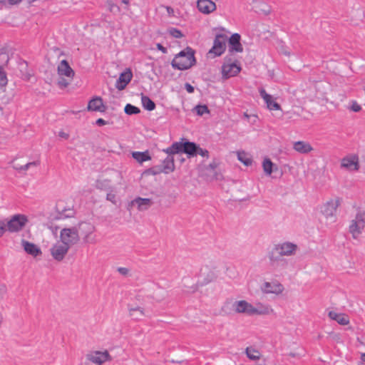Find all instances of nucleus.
Here are the masks:
<instances>
[{
    "instance_id": "obj_50",
    "label": "nucleus",
    "mask_w": 365,
    "mask_h": 365,
    "mask_svg": "<svg viewBox=\"0 0 365 365\" xmlns=\"http://www.w3.org/2000/svg\"><path fill=\"white\" fill-rule=\"evenodd\" d=\"M156 46H157V48L159 51H160L162 53H167V48L165 47H164L162 44L157 43Z\"/></svg>"
},
{
    "instance_id": "obj_16",
    "label": "nucleus",
    "mask_w": 365,
    "mask_h": 365,
    "mask_svg": "<svg viewBox=\"0 0 365 365\" xmlns=\"http://www.w3.org/2000/svg\"><path fill=\"white\" fill-rule=\"evenodd\" d=\"M273 312V309L268 304L257 302L255 304H253L252 316L269 315L272 314Z\"/></svg>"
},
{
    "instance_id": "obj_37",
    "label": "nucleus",
    "mask_w": 365,
    "mask_h": 365,
    "mask_svg": "<svg viewBox=\"0 0 365 365\" xmlns=\"http://www.w3.org/2000/svg\"><path fill=\"white\" fill-rule=\"evenodd\" d=\"M168 33L170 36L176 38H180L183 36L181 31L175 28H171L168 30Z\"/></svg>"
},
{
    "instance_id": "obj_17",
    "label": "nucleus",
    "mask_w": 365,
    "mask_h": 365,
    "mask_svg": "<svg viewBox=\"0 0 365 365\" xmlns=\"http://www.w3.org/2000/svg\"><path fill=\"white\" fill-rule=\"evenodd\" d=\"M197 7L204 14H210L216 10V4L211 0H197Z\"/></svg>"
},
{
    "instance_id": "obj_56",
    "label": "nucleus",
    "mask_w": 365,
    "mask_h": 365,
    "mask_svg": "<svg viewBox=\"0 0 365 365\" xmlns=\"http://www.w3.org/2000/svg\"><path fill=\"white\" fill-rule=\"evenodd\" d=\"M207 271V268H205L204 269H201V277H202V274H205Z\"/></svg>"
},
{
    "instance_id": "obj_55",
    "label": "nucleus",
    "mask_w": 365,
    "mask_h": 365,
    "mask_svg": "<svg viewBox=\"0 0 365 365\" xmlns=\"http://www.w3.org/2000/svg\"><path fill=\"white\" fill-rule=\"evenodd\" d=\"M361 359L363 363H365V353L361 354Z\"/></svg>"
},
{
    "instance_id": "obj_21",
    "label": "nucleus",
    "mask_w": 365,
    "mask_h": 365,
    "mask_svg": "<svg viewBox=\"0 0 365 365\" xmlns=\"http://www.w3.org/2000/svg\"><path fill=\"white\" fill-rule=\"evenodd\" d=\"M21 245L25 252L33 257H37L41 254V249L34 243L23 240Z\"/></svg>"
},
{
    "instance_id": "obj_31",
    "label": "nucleus",
    "mask_w": 365,
    "mask_h": 365,
    "mask_svg": "<svg viewBox=\"0 0 365 365\" xmlns=\"http://www.w3.org/2000/svg\"><path fill=\"white\" fill-rule=\"evenodd\" d=\"M182 143H175L170 147L165 149L164 152L170 155L172 154H176L182 151Z\"/></svg>"
},
{
    "instance_id": "obj_10",
    "label": "nucleus",
    "mask_w": 365,
    "mask_h": 365,
    "mask_svg": "<svg viewBox=\"0 0 365 365\" xmlns=\"http://www.w3.org/2000/svg\"><path fill=\"white\" fill-rule=\"evenodd\" d=\"M233 311L237 314L252 316L253 304L246 300H237L232 303Z\"/></svg>"
},
{
    "instance_id": "obj_45",
    "label": "nucleus",
    "mask_w": 365,
    "mask_h": 365,
    "mask_svg": "<svg viewBox=\"0 0 365 365\" xmlns=\"http://www.w3.org/2000/svg\"><path fill=\"white\" fill-rule=\"evenodd\" d=\"M58 84L61 88H66L69 84V82L64 78H61L58 81Z\"/></svg>"
},
{
    "instance_id": "obj_13",
    "label": "nucleus",
    "mask_w": 365,
    "mask_h": 365,
    "mask_svg": "<svg viewBox=\"0 0 365 365\" xmlns=\"http://www.w3.org/2000/svg\"><path fill=\"white\" fill-rule=\"evenodd\" d=\"M69 249L67 245L60 241L52 246L51 248V255L55 260L60 262L63 259Z\"/></svg>"
},
{
    "instance_id": "obj_15",
    "label": "nucleus",
    "mask_w": 365,
    "mask_h": 365,
    "mask_svg": "<svg viewBox=\"0 0 365 365\" xmlns=\"http://www.w3.org/2000/svg\"><path fill=\"white\" fill-rule=\"evenodd\" d=\"M81 232L83 235V241L86 243L94 244L96 242V236L93 235L95 227L90 223H82Z\"/></svg>"
},
{
    "instance_id": "obj_18",
    "label": "nucleus",
    "mask_w": 365,
    "mask_h": 365,
    "mask_svg": "<svg viewBox=\"0 0 365 365\" xmlns=\"http://www.w3.org/2000/svg\"><path fill=\"white\" fill-rule=\"evenodd\" d=\"M133 77L132 72L130 69H127L123 72L118 79L116 81L115 87L118 90H123L126 86L130 83Z\"/></svg>"
},
{
    "instance_id": "obj_42",
    "label": "nucleus",
    "mask_w": 365,
    "mask_h": 365,
    "mask_svg": "<svg viewBox=\"0 0 365 365\" xmlns=\"http://www.w3.org/2000/svg\"><path fill=\"white\" fill-rule=\"evenodd\" d=\"M200 155L203 158H208L209 152L207 150L202 149V148H200L199 146H197V150L196 151V155Z\"/></svg>"
},
{
    "instance_id": "obj_38",
    "label": "nucleus",
    "mask_w": 365,
    "mask_h": 365,
    "mask_svg": "<svg viewBox=\"0 0 365 365\" xmlns=\"http://www.w3.org/2000/svg\"><path fill=\"white\" fill-rule=\"evenodd\" d=\"M195 110H196V113L199 115H202L205 113H209L208 108L205 105H203V106L198 105V106H195Z\"/></svg>"
},
{
    "instance_id": "obj_7",
    "label": "nucleus",
    "mask_w": 365,
    "mask_h": 365,
    "mask_svg": "<svg viewBox=\"0 0 365 365\" xmlns=\"http://www.w3.org/2000/svg\"><path fill=\"white\" fill-rule=\"evenodd\" d=\"M365 227V220L362 213H358L355 218L351 220L349 225V232L353 237L356 239Z\"/></svg>"
},
{
    "instance_id": "obj_33",
    "label": "nucleus",
    "mask_w": 365,
    "mask_h": 365,
    "mask_svg": "<svg viewBox=\"0 0 365 365\" xmlns=\"http://www.w3.org/2000/svg\"><path fill=\"white\" fill-rule=\"evenodd\" d=\"M274 164L269 158H264L262 162V168L264 173L267 175H270L273 172Z\"/></svg>"
},
{
    "instance_id": "obj_24",
    "label": "nucleus",
    "mask_w": 365,
    "mask_h": 365,
    "mask_svg": "<svg viewBox=\"0 0 365 365\" xmlns=\"http://www.w3.org/2000/svg\"><path fill=\"white\" fill-rule=\"evenodd\" d=\"M132 204L136 205L140 211H144L151 206L152 202L149 198L137 197L132 201Z\"/></svg>"
},
{
    "instance_id": "obj_43",
    "label": "nucleus",
    "mask_w": 365,
    "mask_h": 365,
    "mask_svg": "<svg viewBox=\"0 0 365 365\" xmlns=\"http://www.w3.org/2000/svg\"><path fill=\"white\" fill-rule=\"evenodd\" d=\"M106 199L112 203L116 204L115 195L113 192H110L107 194Z\"/></svg>"
},
{
    "instance_id": "obj_30",
    "label": "nucleus",
    "mask_w": 365,
    "mask_h": 365,
    "mask_svg": "<svg viewBox=\"0 0 365 365\" xmlns=\"http://www.w3.org/2000/svg\"><path fill=\"white\" fill-rule=\"evenodd\" d=\"M237 154V159L245 165L249 166L252 165V160L247 153H245V151H238Z\"/></svg>"
},
{
    "instance_id": "obj_11",
    "label": "nucleus",
    "mask_w": 365,
    "mask_h": 365,
    "mask_svg": "<svg viewBox=\"0 0 365 365\" xmlns=\"http://www.w3.org/2000/svg\"><path fill=\"white\" fill-rule=\"evenodd\" d=\"M261 98L266 104L267 108L269 110H280L281 106L276 101V98L267 93L264 88L261 87L258 89Z\"/></svg>"
},
{
    "instance_id": "obj_49",
    "label": "nucleus",
    "mask_w": 365,
    "mask_h": 365,
    "mask_svg": "<svg viewBox=\"0 0 365 365\" xmlns=\"http://www.w3.org/2000/svg\"><path fill=\"white\" fill-rule=\"evenodd\" d=\"M351 110L354 112H358L361 110V106L358 103L354 102L351 106Z\"/></svg>"
},
{
    "instance_id": "obj_29",
    "label": "nucleus",
    "mask_w": 365,
    "mask_h": 365,
    "mask_svg": "<svg viewBox=\"0 0 365 365\" xmlns=\"http://www.w3.org/2000/svg\"><path fill=\"white\" fill-rule=\"evenodd\" d=\"M141 102L143 108L148 111H152L155 108V103L146 96H142Z\"/></svg>"
},
{
    "instance_id": "obj_4",
    "label": "nucleus",
    "mask_w": 365,
    "mask_h": 365,
    "mask_svg": "<svg viewBox=\"0 0 365 365\" xmlns=\"http://www.w3.org/2000/svg\"><path fill=\"white\" fill-rule=\"evenodd\" d=\"M241 71V66L237 61H232L230 59H225L222 66V78L227 79L237 76Z\"/></svg>"
},
{
    "instance_id": "obj_2",
    "label": "nucleus",
    "mask_w": 365,
    "mask_h": 365,
    "mask_svg": "<svg viewBox=\"0 0 365 365\" xmlns=\"http://www.w3.org/2000/svg\"><path fill=\"white\" fill-rule=\"evenodd\" d=\"M79 240L78 231L76 227L63 228L60 232V241L69 248Z\"/></svg>"
},
{
    "instance_id": "obj_1",
    "label": "nucleus",
    "mask_w": 365,
    "mask_h": 365,
    "mask_svg": "<svg viewBox=\"0 0 365 365\" xmlns=\"http://www.w3.org/2000/svg\"><path fill=\"white\" fill-rule=\"evenodd\" d=\"M195 62V51L187 47L175 56L171 65L175 69L184 71L191 68Z\"/></svg>"
},
{
    "instance_id": "obj_59",
    "label": "nucleus",
    "mask_w": 365,
    "mask_h": 365,
    "mask_svg": "<svg viewBox=\"0 0 365 365\" xmlns=\"http://www.w3.org/2000/svg\"><path fill=\"white\" fill-rule=\"evenodd\" d=\"M3 318H2V316L0 314V323L1 322Z\"/></svg>"
},
{
    "instance_id": "obj_41",
    "label": "nucleus",
    "mask_w": 365,
    "mask_h": 365,
    "mask_svg": "<svg viewBox=\"0 0 365 365\" xmlns=\"http://www.w3.org/2000/svg\"><path fill=\"white\" fill-rule=\"evenodd\" d=\"M38 165V163H37V162H31V163H28L21 167L16 166L15 168L16 170H27L31 166H37Z\"/></svg>"
},
{
    "instance_id": "obj_39",
    "label": "nucleus",
    "mask_w": 365,
    "mask_h": 365,
    "mask_svg": "<svg viewBox=\"0 0 365 365\" xmlns=\"http://www.w3.org/2000/svg\"><path fill=\"white\" fill-rule=\"evenodd\" d=\"M7 77L4 70L0 67V87H4L7 84Z\"/></svg>"
},
{
    "instance_id": "obj_57",
    "label": "nucleus",
    "mask_w": 365,
    "mask_h": 365,
    "mask_svg": "<svg viewBox=\"0 0 365 365\" xmlns=\"http://www.w3.org/2000/svg\"><path fill=\"white\" fill-rule=\"evenodd\" d=\"M122 3L126 5H128L130 3V0H121Z\"/></svg>"
},
{
    "instance_id": "obj_53",
    "label": "nucleus",
    "mask_w": 365,
    "mask_h": 365,
    "mask_svg": "<svg viewBox=\"0 0 365 365\" xmlns=\"http://www.w3.org/2000/svg\"><path fill=\"white\" fill-rule=\"evenodd\" d=\"M7 1L11 4H16L19 3L21 0H7Z\"/></svg>"
},
{
    "instance_id": "obj_58",
    "label": "nucleus",
    "mask_w": 365,
    "mask_h": 365,
    "mask_svg": "<svg viewBox=\"0 0 365 365\" xmlns=\"http://www.w3.org/2000/svg\"><path fill=\"white\" fill-rule=\"evenodd\" d=\"M158 292H159V293L165 292V291H164V290H163V289H158Z\"/></svg>"
},
{
    "instance_id": "obj_25",
    "label": "nucleus",
    "mask_w": 365,
    "mask_h": 365,
    "mask_svg": "<svg viewBox=\"0 0 365 365\" xmlns=\"http://www.w3.org/2000/svg\"><path fill=\"white\" fill-rule=\"evenodd\" d=\"M245 353L250 361H257L262 357L261 351L252 346H247L245 350Z\"/></svg>"
},
{
    "instance_id": "obj_26",
    "label": "nucleus",
    "mask_w": 365,
    "mask_h": 365,
    "mask_svg": "<svg viewBox=\"0 0 365 365\" xmlns=\"http://www.w3.org/2000/svg\"><path fill=\"white\" fill-rule=\"evenodd\" d=\"M329 317L330 319L335 320L341 325H346L349 322V319L347 315L341 313H337L334 311H330L329 312Z\"/></svg>"
},
{
    "instance_id": "obj_35",
    "label": "nucleus",
    "mask_w": 365,
    "mask_h": 365,
    "mask_svg": "<svg viewBox=\"0 0 365 365\" xmlns=\"http://www.w3.org/2000/svg\"><path fill=\"white\" fill-rule=\"evenodd\" d=\"M124 110L125 113L128 115L138 114L140 112V109L138 107L134 106L129 103L125 106Z\"/></svg>"
},
{
    "instance_id": "obj_52",
    "label": "nucleus",
    "mask_w": 365,
    "mask_h": 365,
    "mask_svg": "<svg viewBox=\"0 0 365 365\" xmlns=\"http://www.w3.org/2000/svg\"><path fill=\"white\" fill-rule=\"evenodd\" d=\"M59 136L61 137V138H68V135L63 131L60 132L59 133Z\"/></svg>"
},
{
    "instance_id": "obj_44",
    "label": "nucleus",
    "mask_w": 365,
    "mask_h": 365,
    "mask_svg": "<svg viewBox=\"0 0 365 365\" xmlns=\"http://www.w3.org/2000/svg\"><path fill=\"white\" fill-rule=\"evenodd\" d=\"M7 230L6 222L4 221L0 222V237L4 235L5 231Z\"/></svg>"
},
{
    "instance_id": "obj_12",
    "label": "nucleus",
    "mask_w": 365,
    "mask_h": 365,
    "mask_svg": "<svg viewBox=\"0 0 365 365\" xmlns=\"http://www.w3.org/2000/svg\"><path fill=\"white\" fill-rule=\"evenodd\" d=\"M297 245L290 242H284L275 245L274 250L281 256H291L294 255Z\"/></svg>"
},
{
    "instance_id": "obj_19",
    "label": "nucleus",
    "mask_w": 365,
    "mask_h": 365,
    "mask_svg": "<svg viewBox=\"0 0 365 365\" xmlns=\"http://www.w3.org/2000/svg\"><path fill=\"white\" fill-rule=\"evenodd\" d=\"M58 74L60 76H66L72 79L74 76V71L66 60H62L58 65Z\"/></svg>"
},
{
    "instance_id": "obj_34",
    "label": "nucleus",
    "mask_w": 365,
    "mask_h": 365,
    "mask_svg": "<svg viewBox=\"0 0 365 365\" xmlns=\"http://www.w3.org/2000/svg\"><path fill=\"white\" fill-rule=\"evenodd\" d=\"M130 314L135 319H140L144 316L143 310L140 307L129 308Z\"/></svg>"
},
{
    "instance_id": "obj_3",
    "label": "nucleus",
    "mask_w": 365,
    "mask_h": 365,
    "mask_svg": "<svg viewBox=\"0 0 365 365\" xmlns=\"http://www.w3.org/2000/svg\"><path fill=\"white\" fill-rule=\"evenodd\" d=\"M340 204L339 198L331 199L327 201L322 207L323 215L329 221L330 223L336 220V211Z\"/></svg>"
},
{
    "instance_id": "obj_54",
    "label": "nucleus",
    "mask_w": 365,
    "mask_h": 365,
    "mask_svg": "<svg viewBox=\"0 0 365 365\" xmlns=\"http://www.w3.org/2000/svg\"><path fill=\"white\" fill-rule=\"evenodd\" d=\"M230 304V302H227L224 307H222L223 311H226L227 309L228 305Z\"/></svg>"
},
{
    "instance_id": "obj_8",
    "label": "nucleus",
    "mask_w": 365,
    "mask_h": 365,
    "mask_svg": "<svg viewBox=\"0 0 365 365\" xmlns=\"http://www.w3.org/2000/svg\"><path fill=\"white\" fill-rule=\"evenodd\" d=\"M86 358L96 365H102L103 363L111 360V356L106 350L91 351L87 354Z\"/></svg>"
},
{
    "instance_id": "obj_40",
    "label": "nucleus",
    "mask_w": 365,
    "mask_h": 365,
    "mask_svg": "<svg viewBox=\"0 0 365 365\" xmlns=\"http://www.w3.org/2000/svg\"><path fill=\"white\" fill-rule=\"evenodd\" d=\"M216 276L212 271H208L207 274V277L203 279V281L201 282L202 284H207L210 282H212L215 279Z\"/></svg>"
},
{
    "instance_id": "obj_32",
    "label": "nucleus",
    "mask_w": 365,
    "mask_h": 365,
    "mask_svg": "<svg viewBox=\"0 0 365 365\" xmlns=\"http://www.w3.org/2000/svg\"><path fill=\"white\" fill-rule=\"evenodd\" d=\"M133 158L138 162L142 163L150 159L148 152H133L132 153Z\"/></svg>"
},
{
    "instance_id": "obj_36",
    "label": "nucleus",
    "mask_w": 365,
    "mask_h": 365,
    "mask_svg": "<svg viewBox=\"0 0 365 365\" xmlns=\"http://www.w3.org/2000/svg\"><path fill=\"white\" fill-rule=\"evenodd\" d=\"M107 6L110 12L115 14L120 11V7L113 0H108Z\"/></svg>"
},
{
    "instance_id": "obj_28",
    "label": "nucleus",
    "mask_w": 365,
    "mask_h": 365,
    "mask_svg": "<svg viewBox=\"0 0 365 365\" xmlns=\"http://www.w3.org/2000/svg\"><path fill=\"white\" fill-rule=\"evenodd\" d=\"M175 169L174 159L168 155L163 162V171L165 173L173 172Z\"/></svg>"
},
{
    "instance_id": "obj_51",
    "label": "nucleus",
    "mask_w": 365,
    "mask_h": 365,
    "mask_svg": "<svg viewBox=\"0 0 365 365\" xmlns=\"http://www.w3.org/2000/svg\"><path fill=\"white\" fill-rule=\"evenodd\" d=\"M96 124L98 125H104L106 124V121L105 120H103V118H98L97 120H96Z\"/></svg>"
},
{
    "instance_id": "obj_46",
    "label": "nucleus",
    "mask_w": 365,
    "mask_h": 365,
    "mask_svg": "<svg viewBox=\"0 0 365 365\" xmlns=\"http://www.w3.org/2000/svg\"><path fill=\"white\" fill-rule=\"evenodd\" d=\"M118 272L120 274H122L123 276H125V275H127L128 274L129 269L128 268H126V267H118Z\"/></svg>"
},
{
    "instance_id": "obj_14",
    "label": "nucleus",
    "mask_w": 365,
    "mask_h": 365,
    "mask_svg": "<svg viewBox=\"0 0 365 365\" xmlns=\"http://www.w3.org/2000/svg\"><path fill=\"white\" fill-rule=\"evenodd\" d=\"M225 46L226 38L222 34H218L216 36L213 42V46L209 53H213L215 56H219L224 53Z\"/></svg>"
},
{
    "instance_id": "obj_9",
    "label": "nucleus",
    "mask_w": 365,
    "mask_h": 365,
    "mask_svg": "<svg viewBox=\"0 0 365 365\" xmlns=\"http://www.w3.org/2000/svg\"><path fill=\"white\" fill-rule=\"evenodd\" d=\"M260 289L264 294H274L276 295L281 294L284 290L283 284L277 281L264 282L261 285Z\"/></svg>"
},
{
    "instance_id": "obj_27",
    "label": "nucleus",
    "mask_w": 365,
    "mask_h": 365,
    "mask_svg": "<svg viewBox=\"0 0 365 365\" xmlns=\"http://www.w3.org/2000/svg\"><path fill=\"white\" fill-rule=\"evenodd\" d=\"M182 152L190 156H195L197 150V145L195 143L185 142L182 143Z\"/></svg>"
},
{
    "instance_id": "obj_22",
    "label": "nucleus",
    "mask_w": 365,
    "mask_h": 365,
    "mask_svg": "<svg viewBox=\"0 0 365 365\" xmlns=\"http://www.w3.org/2000/svg\"><path fill=\"white\" fill-rule=\"evenodd\" d=\"M293 149L299 153L307 154L313 150V148L309 143L299 140L293 143Z\"/></svg>"
},
{
    "instance_id": "obj_47",
    "label": "nucleus",
    "mask_w": 365,
    "mask_h": 365,
    "mask_svg": "<svg viewBox=\"0 0 365 365\" xmlns=\"http://www.w3.org/2000/svg\"><path fill=\"white\" fill-rule=\"evenodd\" d=\"M185 88L189 93H192L194 92V87L188 83H186L185 84Z\"/></svg>"
},
{
    "instance_id": "obj_48",
    "label": "nucleus",
    "mask_w": 365,
    "mask_h": 365,
    "mask_svg": "<svg viewBox=\"0 0 365 365\" xmlns=\"http://www.w3.org/2000/svg\"><path fill=\"white\" fill-rule=\"evenodd\" d=\"M6 292V285L0 282V296H2L4 294H5Z\"/></svg>"
},
{
    "instance_id": "obj_5",
    "label": "nucleus",
    "mask_w": 365,
    "mask_h": 365,
    "mask_svg": "<svg viewBox=\"0 0 365 365\" xmlns=\"http://www.w3.org/2000/svg\"><path fill=\"white\" fill-rule=\"evenodd\" d=\"M28 220L24 215H15L6 222L7 230L10 232L20 231L26 224Z\"/></svg>"
},
{
    "instance_id": "obj_20",
    "label": "nucleus",
    "mask_w": 365,
    "mask_h": 365,
    "mask_svg": "<svg viewBox=\"0 0 365 365\" xmlns=\"http://www.w3.org/2000/svg\"><path fill=\"white\" fill-rule=\"evenodd\" d=\"M240 35L239 34H232L229 38V49L231 51L242 52L243 47L240 43Z\"/></svg>"
},
{
    "instance_id": "obj_6",
    "label": "nucleus",
    "mask_w": 365,
    "mask_h": 365,
    "mask_svg": "<svg viewBox=\"0 0 365 365\" xmlns=\"http://www.w3.org/2000/svg\"><path fill=\"white\" fill-rule=\"evenodd\" d=\"M359 167V159L356 154H349L341 160V168L349 172L357 171Z\"/></svg>"
},
{
    "instance_id": "obj_23",
    "label": "nucleus",
    "mask_w": 365,
    "mask_h": 365,
    "mask_svg": "<svg viewBox=\"0 0 365 365\" xmlns=\"http://www.w3.org/2000/svg\"><path fill=\"white\" fill-rule=\"evenodd\" d=\"M88 110L92 111L104 112L105 106L103 100L100 97H95L92 98L88 104Z\"/></svg>"
}]
</instances>
